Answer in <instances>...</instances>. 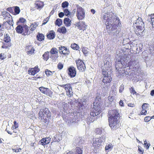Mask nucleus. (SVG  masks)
<instances>
[{
	"label": "nucleus",
	"instance_id": "7ed1b4c3",
	"mask_svg": "<svg viewBox=\"0 0 154 154\" xmlns=\"http://www.w3.org/2000/svg\"><path fill=\"white\" fill-rule=\"evenodd\" d=\"M116 59L115 63V67L116 69L118 71V76H125H125L128 77V74L126 73L124 69V68H126L125 67V65H126L125 63V60H124V62L123 63L120 59L121 56V54L119 53L116 56Z\"/></svg>",
	"mask_w": 154,
	"mask_h": 154
},
{
	"label": "nucleus",
	"instance_id": "864d4df0",
	"mask_svg": "<svg viewBox=\"0 0 154 154\" xmlns=\"http://www.w3.org/2000/svg\"><path fill=\"white\" fill-rule=\"evenodd\" d=\"M26 21V20L23 18H21L17 22V24H18V23H24Z\"/></svg>",
	"mask_w": 154,
	"mask_h": 154
},
{
	"label": "nucleus",
	"instance_id": "69168bd1",
	"mask_svg": "<svg viewBox=\"0 0 154 154\" xmlns=\"http://www.w3.org/2000/svg\"><path fill=\"white\" fill-rule=\"evenodd\" d=\"M119 103V105H120V106H124L123 102L122 100H121L120 101Z\"/></svg>",
	"mask_w": 154,
	"mask_h": 154
},
{
	"label": "nucleus",
	"instance_id": "4c0bfd02",
	"mask_svg": "<svg viewBox=\"0 0 154 154\" xmlns=\"http://www.w3.org/2000/svg\"><path fill=\"white\" fill-rule=\"evenodd\" d=\"M54 72H51L48 69H46L45 71V73L48 76H49L52 75V74Z\"/></svg>",
	"mask_w": 154,
	"mask_h": 154
},
{
	"label": "nucleus",
	"instance_id": "b1692460",
	"mask_svg": "<svg viewBox=\"0 0 154 154\" xmlns=\"http://www.w3.org/2000/svg\"><path fill=\"white\" fill-rule=\"evenodd\" d=\"M75 154H82L83 148L76 147L75 149Z\"/></svg>",
	"mask_w": 154,
	"mask_h": 154
},
{
	"label": "nucleus",
	"instance_id": "e2e57ef3",
	"mask_svg": "<svg viewBox=\"0 0 154 154\" xmlns=\"http://www.w3.org/2000/svg\"><path fill=\"white\" fill-rule=\"evenodd\" d=\"M108 100L109 101L112 102L114 100L113 97L112 96H109L108 97Z\"/></svg>",
	"mask_w": 154,
	"mask_h": 154
},
{
	"label": "nucleus",
	"instance_id": "8fccbe9b",
	"mask_svg": "<svg viewBox=\"0 0 154 154\" xmlns=\"http://www.w3.org/2000/svg\"><path fill=\"white\" fill-rule=\"evenodd\" d=\"M64 14L66 16H68L70 12L67 9H64Z\"/></svg>",
	"mask_w": 154,
	"mask_h": 154
},
{
	"label": "nucleus",
	"instance_id": "2f4dec72",
	"mask_svg": "<svg viewBox=\"0 0 154 154\" xmlns=\"http://www.w3.org/2000/svg\"><path fill=\"white\" fill-rule=\"evenodd\" d=\"M112 78H103L102 81L104 84L110 83L112 81Z\"/></svg>",
	"mask_w": 154,
	"mask_h": 154
},
{
	"label": "nucleus",
	"instance_id": "6e6d98bb",
	"mask_svg": "<svg viewBox=\"0 0 154 154\" xmlns=\"http://www.w3.org/2000/svg\"><path fill=\"white\" fill-rule=\"evenodd\" d=\"M141 114L142 115H146L147 114V111L145 109H142L141 112Z\"/></svg>",
	"mask_w": 154,
	"mask_h": 154
},
{
	"label": "nucleus",
	"instance_id": "dca6fc26",
	"mask_svg": "<svg viewBox=\"0 0 154 154\" xmlns=\"http://www.w3.org/2000/svg\"><path fill=\"white\" fill-rule=\"evenodd\" d=\"M39 71V69L38 67L37 66L34 68H30L29 70H28V73L32 75H34Z\"/></svg>",
	"mask_w": 154,
	"mask_h": 154
},
{
	"label": "nucleus",
	"instance_id": "423d86ee",
	"mask_svg": "<svg viewBox=\"0 0 154 154\" xmlns=\"http://www.w3.org/2000/svg\"><path fill=\"white\" fill-rule=\"evenodd\" d=\"M125 67H128V69H130L134 72H138L140 71V68L139 64V62L137 60H130L127 63H125Z\"/></svg>",
	"mask_w": 154,
	"mask_h": 154
},
{
	"label": "nucleus",
	"instance_id": "c03bdc74",
	"mask_svg": "<svg viewBox=\"0 0 154 154\" xmlns=\"http://www.w3.org/2000/svg\"><path fill=\"white\" fill-rule=\"evenodd\" d=\"M104 2L106 3V4H105L104 5V7H108L111 5V0H104Z\"/></svg>",
	"mask_w": 154,
	"mask_h": 154
},
{
	"label": "nucleus",
	"instance_id": "a19ab883",
	"mask_svg": "<svg viewBox=\"0 0 154 154\" xmlns=\"http://www.w3.org/2000/svg\"><path fill=\"white\" fill-rule=\"evenodd\" d=\"M71 47L72 49L75 50H78L79 48V45L75 43L72 44Z\"/></svg>",
	"mask_w": 154,
	"mask_h": 154
},
{
	"label": "nucleus",
	"instance_id": "9b49d317",
	"mask_svg": "<svg viewBox=\"0 0 154 154\" xmlns=\"http://www.w3.org/2000/svg\"><path fill=\"white\" fill-rule=\"evenodd\" d=\"M66 85L65 90L67 95L69 97H72L73 95V92L72 91V89L71 85L68 84V85Z\"/></svg>",
	"mask_w": 154,
	"mask_h": 154
},
{
	"label": "nucleus",
	"instance_id": "f704fd0d",
	"mask_svg": "<svg viewBox=\"0 0 154 154\" xmlns=\"http://www.w3.org/2000/svg\"><path fill=\"white\" fill-rule=\"evenodd\" d=\"M50 52L51 54H57L58 52V50L57 48H53L51 49Z\"/></svg>",
	"mask_w": 154,
	"mask_h": 154
},
{
	"label": "nucleus",
	"instance_id": "a18cd8bd",
	"mask_svg": "<svg viewBox=\"0 0 154 154\" xmlns=\"http://www.w3.org/2000/svg\"><path fill=\"white\" fill-rule=\"evenodd\" d=\"M69 3L68 2L65 1L62 4V7L63 8L67 7Z\"/></svg>",
	"mask_w": 154,
	"mask_h": 154
},
{
	"label": "nucleus",
	"instance_id": "72a5a7b5",
	"mask_svg": "<svg viewBox=\"0 0 154 154\" xmlns=\"http://www.w3.org/2000/svg\"><path fill=\"white\" fill-rule=\"evenodd\" d=\"M4 36V41L6 43L9 42L11 41V39L9 35L6 34Z\"/></svg>",
	"mask_w": 154,
	"mask_h": 154
},
{
	"label": "nucleus",
	"instance_id": "13d9d810",
	"mask_svg": "<svg viewBox=\"0 0 154 154\" xmlns=\"http://www.w3.org/2000/svg\"><path fill=\"white\" fill-rule=\"evenodd\" d=\"M78 106L79 108L82 109V107H84V104L80 102H78Z\"/></svg>",
	"mask_w": 154,
	"mask_h": 154
},
{
	"label": "nucleus",
	"instance_id": "2eb2a0df",
	"mask_svg": "<svg viewBox=\"0 0 154 154\" xmlns=\"http://www.w3.org/2000/svg\"><path fill=\"white\" fill-rule=\"evenodd\" d=\"M68 74L71 77H74L76 74L75 68L73 66L70 67L68 69Z\"/></svg>",
	"mask_w": 154,
	"mask_h": 154
},
{
	"label": "nucleus",
	"instance_id": "cd10ccee",
	"mask_svg": "<svg viewBox=\"0 0 154 154\" xmlns=\"http://www.w3.org/2000/svg\"><path fill=\"white\" fill-rule=\"evenodd\" d=\"M44 35L40 33H38V35L37 36V38L38 40L40 41H42L44 39Z\"/></svg>",
	"mask_w": 154,
	"mask_h": 154
},
{
	"label": "nucleus",
	"instance_id": "393cba45",
	"mask_svg": "<svg viewBox=\"0 0 154 154\" xmlns=\"http://www.w3.org/2000/svg\"><path fill=\"white\" fill-rule=\"evenodd\" d=\"M147 21L150 23L153 22L154 21V14L148 16Z\"/></svg>",
	"mask_w": 154,
	"mask_h": 154
},
{
	"label": "nucleus",
	"instance_id": "09e8293b",
	"mask_svg": "<svg viewBox=\"0 0 154 154\" xmlns=\"http://www.w3.org/2000/svg\"><path fill=\"white\" fill-rule=\"evenodd\" d=\"M103 132V129L101 128H97V134H101Z\"/></svg>",
	"mask_w": 154,
	"mask_h": 154
},
{
	"label": "nucleus",
	"instance_id": "ddd939ff",
	"mask_svg": "<svg viewBox=\"0 0 154 154\" xmlns=\"http://www.w3.org/2000/svg\"><path fill=\"white\" fill-rule=\"evenodd\" d=\"M59 51L60 54H69V49L64 46H61L59 48Z\"/></svg>",
	"mask_w": 154,
	"mask_h": 154
},
{
	"label": "nucleus",
	"instance_id": "f03ea898",
	"mask_svg": "<svg viewBox=\"0 0 154 154\" xmlns=\"http://www.w3.org/2000/svg\"><path fill=\"white\" fill-rule=\"evenodd\" d=\"M109 125L112 129L116 130L118 127V125L119 119V113L116 109L110 110L108 113Z\"/></svg>",
	"mask_w": 154,
	"mask_h": 154
},
{
	"label": "nucleus",
	"instance_id": "4d7b16f0",
	"mask_svg": "<svg viewBox=\"0 0 154 154\" xmlns=\"http://www.w3.org/2000/svg\"><path fill=\"white\" fill-rule=\"evenodd\" d=\"M148 104L147 103H144L142 106V109H146L148 107Z\"/></svg>",
	"mask_w": 154,
	"mask_h": 154
},
{
	"label": "nucleus",
	"instance_id": "37998d69",
	"mask_svg": "<svg viewBox=\"0 0 154 154\" xmlns=\"http://www.w3.org/2000/svg\"><path fill=\"white\" fill-rule=\"evenodd\" d=\"M14 10L16 14H18L20 11V10L19 8L17 6H15L14 7Z\"/></svg>",
	"mask_w": 154,
	"mask_h": 154
},
{
	"label": "nucleus",
	"instance_id": "e433bc0d",
	"mask_svg": "<svg viewBox=\"0 0 154 154\" xmlns=\"http://www.w3.org/2000/svg\"><path fill=\"white\" fill-rule=\"evenodd\" d=\"M62 23V20L61 19H57L55 21V24L59 26L61 25Z\"/></svg>",
	"mask_w": 154,
	"mask_h": 154
},
{
	"label": "nucleus",
	"instance_id": "a878e982",
	"mask_svg": "<svg viewBox=\"0 0 154 154\" xmlns=\"http://www.w3.org/2000/svg\"><path fill=\"white\" fill-rule=\"evenodd\" d=\"M47 36L49 39H53L55 37V33L52 31H51L49 34L47 35Z\"/></svg>",
	"mask_w": 154,
	"mask_h": 154
},
{
	"label": "nucleus",
	"instance_id": "de8ad7c7",
	"mask_svg": "<svg viewBox=\"0 0 154 154\" xmlns=\"http://www.w3.org/2000/svg\"><path fill=\"white\" fill-rule=\"evenodd\" d=\"M58 57V54H55V55H52L50 56V58L53 60H56Z\"/></svg>",
	"mask_w": 154,
	"mask_h": 154
},
{
	"label": "nucleus",
	"instance_id": "bb28decb",
	"mask_svg": "<svg viewBox=\"0 0 154 154\" xmlns=\"http://www.w3.org/2000/svg\"><path fill=\"white\" fill-rule=\"evenodd\" d=\"M62 139V137L61 136L58 134L56 135L54 138H53V140L54 142H58L60 141Z\"/></svg>",
	"mask_w": 154,
	"mask_h": 154
},
{
	"label": "nucleus",
	"instance_id": "58836bf2",
	"mask_svg": "<svg viewBox=\"0 0 154 154\" xmlns=\"http://www.w3.org/2000/svg\"><path fill=\"white\" fill-rule=\"evenodd\" d=\"M16 146H14L13 148H12V149L13 151L15 152H20L21 150V149L18 147H15Z\"/></svg>",
	"mask_w": 154,
	"mask_h": 154
},
{
	"label": "nucleus",
	"instance_id": "79ce46f5",
	"mask_svg": "<svg viewBox=\"0 0 154 154\" xmlns=\"http://www.w3.org/2000/svg\"><path fill=\"white\" fill-rule=\"evenodd\" d=\"M113 146L112 144H109L107 145H106L105 147V150H108L109 149H112Z\"/></svg>",
	"mask_w": 154,
	"mask_h": 154
},
{
	"label": "nucleus",
	"instance_id": "f8f14e48",
	"mask_svg": "<svg viewBox=\"0 0 154 154\" xmlns=\"http://www.w3.org/2000/svg\"><path fill=\"white\" fill-rule=\"evenodd\" d=\"M75 26L78 27L79 29L82 30L83 31L86 29L87 26L85 25L84 22L81 21L78 22L75 24Z\"/></svg>",
	"mask_w": 154,
	"mask_h": 154
},
{
	"label": "nucleus",
	"instance_id": "a211bd4d",
	"mask_svg": "<svg viewBox=\"0 0 154 154\" xmlns=\"http://www.w3.org/2000/svg\"><path fill=\"white\" fill-rule=\"evenodd\" d=\"M35 8L39 10H41L43 7V2L41 1H36L35 2Z\"/></svg>",
	"mask_w": 154,
	"mask_h": 154
},
{
	"label": "nucleus",
	"instance_id": "ea45409f",
	"mask_svg": "<svg viewBox=\"0 0 154 154\" xmlns=\"http://www.w3.org/2000/svg\"><path fill=\"white\" fill-rule=\"evenodd\" d=\"M82 51L84 54L86 56L87 54H88V49L87 48L85 47H83L82 48Z\"/></svg>",
	"mask_w": 154,
	"mask_h": 154
},
{
	"label": "nucleus",
	"instance_id": "4be33fe9",
	"mask_svg": "<svg viewBox=\"0 0 154 154\" xmlns=\"http://www.w3.org/2000/svg\"><path fill=\"white\" fill-rule=\"evenodd\" d=\"M105 138L104 135L98 138L97 145L99 146L101 145L102 143L105 141Z\"/></svg>",
	"mask_w": 154,
	"mask_h": 154
},
{
	"label": "nucleus",
	"instance_id": "39448f33",
	"mask_svg": "<svg viewBox=\"0 0 154 154\" xmlns=\"http://www.w3.org/2000/svg\"><path fill=\"white\" fill-rule=\"evenodd\" d=\"M38 118L41 121L45 123L48 122L51 116V112L48 108H45L41 109L38 112Z\"/></svg>",
	"mask_w": 154,
	"mask_h": 154
},
{
	"label": "nucleus",
	"instance_id": "0eeeda50",
	"mask_svg": "<svg viewBox=\"0 0 154 154\" xmlns=\"http://www.w3.org/2000/svg\"><path fill=\"white\" fill-rule=\"evenodd\" d=\"M110 61V58L108 57L104 61V66L102 67V74L103 75V77H110L111 76L110 74L109 75L108 72L106 71L108 70V68L111 66Z\"/></svg>",
	"mask_w": 154,
	"mask_h": 154
},
{
	"label": "nucleus",
	"instance_id": "052dcab7",
	"mask_svg": "<svg viewBox=\"0 0 154 154\" xmlns=\"http://www.w3.org/2000/svg\"><path fill=\"white\" fill-rule=\"evenodd\" d=\"M63 67V64L60 63L58 64L57 65V68L58 69H62Z\"/></svg>",
	"mask_w": 154,
	"mask_h": 154
},
{
	"label": "nucleus",
	"instance_id": "f3484780",
	"mask_svg": "<svg viewBox=\"0 0 154 154\" xmlns=\"http://www.w3.org/2000/svg\"><path fill=\"white\" fill-rule=\"evenodd\" d=\"M51 138L50 137L43 138L40 141L42 145L44 146L49 144L51 142Z\"/></svg>",
	"mask_w": 154,
	"mask_h": 154
},
{
	"label": "nucleus",
	"instance_id": "0e129e2a",
	"mask_svg": "<svg viewBox=\"0 0 154 154\" xmlns=\"http://www.w3.org/2000/svg\"><path fill=\"white\" fill-rule=\"evenodd\" d=\"M128 106L129 107H134L135 106L134 104V103H128Z\"/></svg>",
	"mask_w": 154,
	"mask_h": 154
},
{
	"label": "nucleus",
	"instance_id": "473e14b6",
	"mask_svg": "<svg viewBox=\"0 0 154 154\" xmlns=\"http://www.w3.org/2000/svg\"><path fill=\"white\" fill-rule=\"evenodd\" d=\"M57 32L63 33H65L66 32V28L64 27H62L58 28L57 30Z\"/></svg>",
	"mask_w": 154,
	"mask_h": 154
},
{
	"label": "nucleus",
	"instance_id": "c9c22d12",
	"mask_svg": "<svg viewBox=\"0 0 154 154\" xmlns=\"http://www.w3.org/2000/svg\"><path fill=\"white\" fill-rule=\"evenodd\" d=\"M14 125H13L11 128L14 130L17 128L19 127V125L18 123H17L16 121H14L13 122Z\"/></svg>",
	"mask_w": 154,
	"mask_h": 154
},
{
	"label": "nucleus",
	"instance_id": "5fc2aeb1",
	"mask_svg": "<svg viewBox=\"0 0 154 154\" xmlns=\"http://www.w3.org/2000/svg\"><path fill=\"white\" fill-rule=\"evenodd\" d=\"M124 89V86L123 85H120L119 87V92L121 93L122 92Z\"/></svg>",
	"mask_w": 154,
	"mask_h": 154
},
{
	"label": "nucleus",
	"instance_id": "6e6552de",
	"mask_svg": "<svg viewBox=\"0 0 154 154\" xmlns=\"http://www.w3.org/2000/svg\"><path fill=\"white\" fill-rule=\"evenodd\" d=\"M9 15L10 16V17H8L9 20H8V21L3 23V25L8 30L13 29L14 28L13 21L11 16L10 15Z\"/></svg>",
	"mask_w": 154,
	"mask_h": 154
},
{
	"label": "nucleus",
	"instance_id": "412c9836",
	"mask_svg": "<svg viewBox=\"0 0 154 154\" xmlns=\"http://www.w3.org/2000/svg\"><path fill=\"white\" fill-rule=\"evenodd\" d=\"M29 27L26 25H23V35H29L30 32H29Z\"/></svg>",
	"mask_w": 154,
	"mask_h": 154
},
{
	"label": "nucleus",
	"instance_id": "c756f323",
	"mask_svg": "<svg viewBox=\"0 0 154 154\" xmlns=\"http://www.w3.org/2000/svg\"><path fill=\"white\" fill-rule=\"evenodd\" d=\"M43 59L47 61L49 58V52H45L42 56Z\"/></svg>",
	"mask_w": 154,
	"mask_h": 154
},
{
	"label": "nucleus",
	"instance_id": "774afa93",
	"mask_svg": "<svg viewBox=\"0 0 154 154\" xmlns=\"http://www.w3.org/2000/svg\"><path fill=\"white\" fill-rule=\"evenodd\" d=\"M150 95L152 96H153L154 95V89L152 90L150 92Z\"/></svg>",
	"mask_w": 154,
	"mask_h": 154
},
{
	"label": "nucleus",
	"instance_id": "20e7f679",
	"mask_svg": "<svg viewBox=\"0 0 154 154\" xmlns=\"http://www.w3.org/2000/svg\"><path fill=\"white\" fill-rule=\"evenodd\" d=\"M136 26V29L135 30V33L139 36H143L145 35L144 25L141 17L138 18L134 24L135 26Z\"/></svg>",
	"mask_w": 154,
	"mask_h": 154
},
{
	"label": "nucleus",
	"instance_id": "bf43d9fd",
	"mask_svg": "<svg viewBox=\"0 0 154 154\" xmlns=\"http://www.w3.org/2000/svg\"><path fill=\"white\" fill-rule=\"evenodd\" d=\"M144 145H146V149H148L150 146V143H147V142L146 141H144Z\"/></svg>",
	"mask_w": 154,
	"mask_h": 154
},
{
	"label": "nucleus",
	"instance_id": "3c124183",
	"mask_svg": "<svg viewBox=\"0 0 154 154\" xmlns=\"http://www.w3.org/2000/svg\"><path fill=\"white\" fill-rule=\"evenodd\" d=\"M129 90L130 91L131 93L133 94H136V91L134 89V88L133 87H132L130 88L129 89Z\"/></svg>",
	"mask_w": 154,
	"mask_h": 154
},
{
	"label": "nucleus",
	"instance_id": "5701e85b",
	"mask_svg": "<svg viewBox=\"0 0 154 154\" xmlns=\"http://www.w3.org/2000/svg\"><path fill=\"white\" fill-rule=\"evenodd\" d=\"M16 30L17 32L21 33L23 31V26L21 25H18L16 28Z\"/></svg>",
	"mask_w": 154,
	"mask_h": 154
},
{
	"label": "nucleus",
	"instance_id": "1a4fd4ad",
	"mask_svg": "<svg viewBox=\"0 0 154 154\" xmlns=\"http://www.w3.org/2000/svg\"><path fill=\"white\" fill-rule=\"evenodd\" d=\"M76 14L77 18L79 20H82L85 17V13L83 9L78 6L77 7Z\"/></svg>",
	"mask_w": 154,
	"mask_h": 154
},
{
	"label": "nucleus",
	"instance_id": "338daca9",
	"mask_svg": "<svg viewBox=\"0 0 154 154\" xmlns=\"http://www.w3.org/2000/svg\"><path fill=\"white\" fill-rule=\"evenodd\" d=\"M7 10L10 12H11L13 11L12 9L11 8H7Z\"/></svg>",
	"mask_w": 154,
	"mask_h": 154
},
{
	"label": "nucleus",
	"instance_id": "603ef678",
	"mask_svg": "<svg viewBox=\"0 0 154 154\" xmlns=\"http://www.w3.org/2000/svg\"><path fill=\"white\" fill-rule=\"evenodd\" d=\"M151 119V117L149 116H146L144 118V121L146 122H149Z\"/></svg>",
	"mask_w": 154,
	"mask_h": 154
},
{
	"label": "nucleus",
	"instance_id": "4468645a",
	"mask_svg": "<svg viewBox=\"0 0 154 154\" xmlns=\"http://www.w3.org/2000/svg\"><path fill=\"white\" fill-rule=\"evenodd\" d=\"M76 63L77 66V68L81 72L84 71V68L83 67H80L81 66H84V63L83 61L81 60H79L76 61Z\"/></svg>",
	"mask_w": 154,
	"mask_h": 154
},
{
	"label": "nucleus",
	"instance_id": "680f3d73",
	"mask_svg": "<svg viewBox=\"0 0 154 154\" xmlns=\"http://www.w3.org/2000/svg\"><path fill=\"white\" fill-rule=\"evenodd\" d=\"M64 15V13L62 12H60L58 14L60 18L62 17Z\"/></svg>",
	"mask_w": 154,
	"mask_h": 154
},
{
	"label": "nucleus",
	"instance_id": "49530a36",
	"mask_svg": "<svg viewBox=\"0 0 154 154\" xmlns=\"http://www.w3.org/2000/svg\"><path fill=\"white\" fill-rule=\"evenodd\" d=\"M138 152L140 154H143L144 152V150H142V148L139 146H138Z\"/></svg>",
	"mask_w": 154,
	"mask_h": 154
},
{
	"label": "nucleus",
	"instance_id": "aec40b11",
	"mask_svg": "<svg viewBox=\"0 0 154 154\" xmlns=\"http://www.w3.org/2000/svg\"><path fill=\"white\" fill-rule=\"evenodd\" d=\"M96 104L95 103V102H94L93 103V108H91V112H90V114L91 116H93V117L95 116H96Z\"/></svg>",
	"mask_w": 154,
	"mask_h": 154
},
{
	"label": "nucleus",
	"instance_id": "9d476101",
	"mask_svg": "<svg viewBox=\"0 0 154 154\" xmlns=\"http://www.w3.org/2000/svg\"><path fill=\"white\" fill-rule=\"evenodd\" d=\"M40 91L47 96L51 97L52 94V92L49 88L41 87L39 88Z\"/></svg>",
	"mask_w": 154,
	"mask_h": 154
},
{
	"label": "nucleus",
	"instance_id": "7c9ffc66",
	"mask_svg": "<svg viewBox=\"0 0 154 154\" xmlns=\"http://www.w3.org/2000/svg\"><path fill=\"white\" fill-rule=\"evenodd\" d=\"M71 20H70L68 18H65L64 20V22L65 25L67 26H70Z\"/></svg>",
	"mask_w": 154,
	"mask_h": 154
},
{
	"label": "nucleus",
	"instance_id": "f257e3e1",
	"mask_svg": "<svg viewBox=\"0 0 154 154\" xmlns=\"http://www.w3.org/2000/svg\"><path fill=\"white\" fill-rule=\"evenodd\" d=\"M107 13L104 15L103 18L104 20L107 32L112 37L116 39L122 37L124 34L120 32V23L119 18L113 13L114 10L111 7L106 8Z\"/></svg>",
	"mask_w": 154,
	"mask_h": 154
},
{
	"label": "nucleus",
	"instance_id": "6ab92c4d",
	"mask_svg": "<svg viewBox=\"0 0 154 154\" xmlns=\"http://www.w3.org/2000/svg\"><path fill=\"white\" fill-rule=\"evenodd\" d=\"M26 51L27 52L28 54H31L34 53V50L32 45L26 46Z\"/></svg>",
	"mask_w": 154,
	"mask_h": 154
},
{
	"label": "nucleus",
	"instance_id": "c85d7f7f",
	"mask_svg": "<svg viewBox=\"0 0 154 154\" xmlns=\"http://www.w3.org/2000/svg\"><path fill=\"white\" fill-rule=\"evenodd\" d=\"M38 24L37 23L35 22L33 23H32L30 25V30L31 31L34 30L36 27L38 26Z\"/></svg>",
	"mask_w": 154,
	"mask_h": 154
}]
</instances>
